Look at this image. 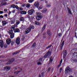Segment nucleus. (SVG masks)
I'll return each instance as SVG.
<instances>
[{
    "label": "nucleus",
    "mask_w": 77,
    "mask_h": 77,
    "mask_svg": "<svg viewBox=\"0 0 77 77\" xmlns=\"http://www.w3.org/2000/svg\"><path fill=\"white\" fill-rule=\"evenodd\" d=\"M72 70L69 68V67H67L66 68L65 72L66 74H71L72 73Z\"/></svg>",
    "instance_id": "obj_1"
},
{
    "label": "nucleus",
    "mask_w": 77,
    "mask_h": 77,
    "mask_svg": "<svg viewBox=\"0 0 77 77\" xmlns=\"http://www.w3.org/2000/svg\"><path fill=\"white\" fill-rule=\"evenodd\" d=\"M50 49L49 50L48 52H47L44 56V57L45 58H47L48 57H49L51 56V51H50Z\"/></svg>",
    "instance_id": "obj_2"
},
{
    "label": "nucleus",
    "mask_w": 77,
    "mask_h": 77,
    "mask_svg": "<svg viewBox=\"0 0 77 77\" xmlns=\"http://www.w3.org/2000/svg\"><path fill=\"white\" fill-rule=\"evenodd\" d=\"M15 27V26L14 25H13L12 26L11 28V30H10L8 32L9 34H11L13 33V31H14V30Z\"/></svg>",
    "instance_id": "obj_3"
},
{
    "label": "nucleus",
    "mask_w": 77,
    "mask_h": 77,
    "mask_svg": "<svg viewBox=\"0 0 77 77\" xmlns=\"http://www.w3.org/2000/svg\"><path fill=\"white\" fill-rule=\"evenodd\" d=\"M33 12H34V10H33V9L29 10L27 12L28 15H33Z\"/></svg>",
    "instance_id": "obj_4"
},
{
    "label": "nucleus",
    "mask_w": 77,
    "mask_h": 77,
    "mask_svg": "<svg viewBox=\"0 0 77 77\" xmlns=\"http://www.w3.org/2000/svg\"><path fill=\"white\" fill-rule=\"evenodd\" d=\"M10 21H9V22L11 24H14L15 23V19L14 18H11L9 19Z\"/></svg>",
    "instance_id": "obj_5"
},
{
    "label": "nucleus",
    "mask_w": 77,
    "mask_h": 77,
    "mask_svg": "<svg viewBox=\"0 0 77 77\" xmlns=\"http://www.w3.org/2000/svg\"><path fill=\"white\" fill-rule=\"evenodd\" d=\"M11 69V67L9 66H6L4 67V70H5L6 71H8Z\"/></svg>",
    "instance_id": "obj_6"
},
{
    "label": "nucleus",
    "mask_w": 77,
    "mask_h": 77,
    "mask_svg": "<svg viewBox=\"0 0 77 77\" xmlns=\"http://www.w3.org/2000/svg\"><path fill=\"white\" fill-rule=\"evenodd\" d=\"M16 42L18 45H19V44H20V37H17L16 39Z\"/></svg>",
    "instance_id": "obj_7"
},
{
    "label": "nucleus",
    "mask_w": 77,
    "mask_h": 77,
    "mask_svg": "<svg viewBox=\"0 0 77 77\" xmlns=\"http://www.w3.org/2000/svg\"><path fill=\"white\" fill-rule=\"evenodd\" d=\"M6 43L7 44L9 45L11 44V38H8L6 40Z\"/></svg>",
    "instance_id": "obj_8"
},
{
    "label": "nucleus",
    "mask_w": 77,
    "mask_h": 77,
    "mask_svg": "<svg viewBox=\"0 0 77 77\" xmlns=\"http://www.w3.org/2000/svg\"><path fill=\"white\" fill-rule=\"evenodd\" d=\"M31 32V29L29 27L28 28L26 29V31L25 32V34H27L28 33Z\"/></svg>",
    "instance_id": "obj_9"
},
{
    "label": "nucleus",
    "mask_w": 77,
    "mask_h": 77,
    "mask_svg": "<svg viewBox=\"0 0 77 77\" xmlns=\"http://www.w3.org/2000/svg\"><path fill=\"white\" fill-rule=\"evenodd\" d=\"M42 58H40L39 59L38 62L37 63V65H38L42 64V63H41V62H42Z\"/></svg>",
    "instance_id": "obj_10"
},
{
    "label": "nucleus",
    "mask_w": 77,
    "mask_h": 77,
    "mask_svg": "<svg viewBox=\"0 0 77 77\" xmlns=\"http://www.w3.org/2000/svg\"><path fill=\"white\" fill-rule=\"evenodd\" d=\"M4 45V43L3 41L2 40H0V46L1 48H3V45Z\"/></svg>",
    "instance_id": "obj_11"
},
{
    "label": "nucleus",
    "mask_w": 77,
    "mask_h": 77,
    "mask_svg": "<svg viewBox=\"0 0 77 77\" xmlns=\"http://www.w3.org/2000/svg\"><path fill=\"white\" fill-rule=\"evenodd\" d=\"M41 18H42V16L41 15L37 16H36V19L38 21H39Z\"/></svg>",
    "instance_id": "obj_12"
},
{
    "label": "nucleus",
    "mask_w": 77,
    "mask_h": 77,
    "mask_svg": "<svg viewBox=\"0 0 77 77\" xmlns=\"http://www.w3.org/2000/svg\"><path fill=\"white\" fill-rule=\"evenodd\" d=\"M15 59L13 58L10 61H9L7 63H6V65H9V64H11L12 62H13L14 61Z\"/></svg>",
    "instance_id": "obj_13"
},
{
    "label": "nucleus",
    "mask_w": 77,
    "mask_h": 77,
    "mask_svg": "<svg viewBox=\"0 0 77 77\" xmlns=\"http://www.w3.org/2000/svg\"><path fill=\"white\" fill-rule=\"evenodd\" d=\"M66 50H65L64 51L63 53V58L65 59V57L66 56Z\"/></svg>",
    "instance_id": "obj_14"
},
{
    "label": "nucleus",
    "mask_w": 77,
    "mask_h": 77,
    "mask_svg": "<svg viewBox=\"0 0 77 77\" xmlns=\"http://www.w3.org/2000/svg\"><path fill=\"white\" fill-rule=\"evenodd\" d=\"M65 42V41H64L62 43L60 46V50H62V48L63 47V45H64V42Z\"/></svg>",
    "instance_id": "obj_15"
},
{
    "label": "nucleus",
    "mask_w": 77,
    "mask_h": 77,
    "mask_svg": "<svg viewBox=\"0 0 77 77\" xmlns=\"http://www.w3.org/2000/svg\"><path fill=\"white\" fill-rule=\"evenodd\" d=\"M26 26H25L22 25L21 27V29H22L23 30H26Z\"/></svg>",
    "instance_id": "obj_16"
},
{
    "label": "nucleus",
    "mask_w": 77,
    "mask_h": 77,
    "mask_svg": "<svg viewBox=\"0 0 77 77\" xmlns=\"http://www.w3.org/2000/svg\"><path fill=\"white\" fill-rule=\"evenodd\" d=\"M14 33H16V32L19 33V32H20V30L18 28L16 29H14Z\"/></svg>",
    "instance_id": "obj_17"
},
{
    "label": "nucleus",
    "mask_w": 77,
    "mask_h": 77,
    "mask_svg": "<svg viewBox=\"0 0 77 77\" xmlns=\"http://www.w3.org/2000/svg\"><path fill=\"white\" fill-rule=\"evenodd\" d=\"M20 21H24V17H21L20 18Z\"/></svg>",
    "instance_id": "obj_18"
},
{
    "label": "nucleus",
    "mask_w": 77,
    "mask_h": 77,
    "mask_svg": "<svg viewBox=\"0 0 77 77\" xmlns=\"http://www.w3.org/2000/svg\"><path fill=\"white\" fill-rule=\"evenodd\" d=\"M2 26H4L6 24H7V22L5 21H3L2 22Z\"/></svg>",
    "instance_id": "obj_19"
},
{
    "label": "nucleus",
    "mask_w": 77,
    "mask_h": 77,
    "mask_svg": "<svg viewBox=\"0 0 77 77\" xmlns=\"http://www.w3.org/2000/svg\"><path fill=\"white\" fill-rule=\"evenodd\" d=\"M39 5V2H35L34 4V6L35 7H38Z\"/></svg>",
    "instance_id": "obj_20"
},
{
    "label": "nucleus",
    "mask_w": 77,
    "mask_h": 77,
    "mask_svg": "<svg viewBox=\"0 0 77 77\" xmlns=\"http://www.w3.org/2000/svg\"><path fill=\"white\" fill-rule=\"evenodd\" d=\"M20 13L21 14L26 15L27 14V12L25 11H20Z\"/></svg>",
    "instance_id": "obj_21"
},
{
    "label": "nucleus",
    "mask_w": 77,
    "mask_h": 77,
    "mask_svg": "<svg viewBox=\"0 0 77 77\" xmlns=\"http://www.w3.org/2000/svg\"><path fill=\"white\" fill-rule=\"evenodd\" d=\"M7 4V2H5L4 3H1L0 4V7H1V6H4V5H6Z\"/></svg>",
    "instance_id": "obj_22"
},
{
    "label": "nucleus",
    "mask_w": 77,
    "mask_h": 77,
    "mask_svg": "<svg viewBox=\"0 0 77 77\" xmlns=\"http://www.w3.org/2000/svg\"><path fill=\"white\" fill-rule=\"evenodd\" d=\"M29 28L31 30V29H35V27L33 25H30Z\"/></svg>",
    "instance_id": "obj_23"
},
{
    "label": "nucleus",
    "mask_w": 77,
    "mask_h": 77,
    "mask_svg": "<svg viewBox=\"0 0 77 77\" xmlns=\"http://www.w3.org/2000/svg\"><path fill=\"white\" fill-rule=\"evenodd\" d=\"M47 33L48 35H51V31L50 29H48Z\"/></svg>",
    "instance_id": "obj_24"
},
{
    "label": "nucleus",
    "mask_w": 77,
    "mask_h": 77,
    "mask_svg": "<svg viewBox=\"0 0 77 77\" xmlns=\"http://www.w3.org/2000/svg\"><path fill=\"white\" fill-rule=\"evenodd\" d=\"M14 35H15V34L14 33H13L12 34H11L10 35V38L11 39H12L14 37Z\"/></svg>",
    "instance_id": "obj_25"
},
{
    "label": "nucleus",
    "mask_w": 77,
    "mask_h": 77,
    "mask_svg": "<svg viewBox=\"0 0 77 77\" xmlns=\"http://www.w3.org/2000/svg\"><path fill=\"white\" fill-rule=\"evenodd\" d=\"M47 9L46 8H44L42 11V13H45L47 12Z\"/></svg>",
    "instance_id": "obj_26"
},
{
    "label": "nucleus",
    "mask_w": 77,
    "mask_h": 77,
    "mask_svg": "<svg viewBox=\"0 0 77 77\" xmlns=\"http://www.w3.org/2000/svg\"><path fill=\"white\" fill-rule=\"evenodd\" d=\"M67 10H68V11L69 14H70V15H71V14H72V13H71V12L70 11V9H69V8H67Z\"/></svg>",
    "instance_id": "obj_27"
},
{
    "label": "nucleus",
    "mask_w": 77,
    "mask_h": 77,
    "mask_svg": "<svg viewBox=\"0 0 77 77\" xmlns=\"http://www.w3.org/2000/svg\"><path fill=\"white\" fill-rule=\"evenodd\" d=\"M35 14L36 15H37V16H39L40 15H41V13H39L38 12H37L35 13Z\"/></svg>",
    "instance_id": "obj_28"
},
{
    "label": "nucleus",
    "mask_w": 77,
    "mask_h": 77,
    "mask_svg": "<svg viewBox=\"0 0 77 77\" xmlns=\"http://www.w3.org/2000/svg\"><path fill=\"white\" fill-rule=\"evenodd\" d=\"M20 23V22L18 20H16V25H18Z\"/></svg>",
    "instance_id": "obj_29"
},
{
    "label": "nucleus",
    "mask_w": 77,
    "mask_h": 77,
    "mask_svg": "<svg viewBox=\"0 0 77 77\" xmlns=\"http://www.w3.org/2000/svg\"><path fill=\"white\" fill-rule=\"evenodd\" d=\"M45 27H46V24H45L43 27L42 28V32H43L44 31V29H45Z\"/></svg>",
    "instance_id": "obj_30"
},
{
    "label": "nucleus",
    "mask_w": 77,
    "mask_h": 77,
    "mask_svg": "<svg viewBox=\"0 0 77 77\" xmlns=\"http://www.w3.org/2000/svg\"><path fill=\"white\" fill-rule=\"evenodd\" d=\"M35 24H36V25H38V26L40 25V23H39V22H38L36 21H35Z\"/></svg>",
    "instance_id": "obj_31"
},
{
    "label": "nucleus",
    "mask_w": 77,
    "mask_h": 77,
    "mask_svg": "<svg viewBox=\"0 0 77 77\" xmlns=\"http://www.w3.org/2000/svg\"><path fill=\"white\" fill-rule=\"evenodd\" d=\"M19 52H20V51H17L15 52H14L12 54V55H15V54H18V53H19Z\"/></svg>",
    "instance_id": "obj_32"
},
{
    "label": "nucleus",
    "mask_w": 77,
    "mask_h": 77,
    "mask_svg": "<svg viewBox=\"0 0 77 77\" xmlns=\"http://www.w3.org/2000/svg\"><path fill=\"white\" fill-rule=\"evenodd\" d=\"M36 42H34L32 45L31 47H35L36 46Z\"/></svg>",
    "instance_id": "obj_33"
},
{
    "label": "nucleus",
    "mask_w": 77,
    "mask_h": 77,
    "mask_svg": "<svg viewBox=\"0 0 77 77\" xmlns=\"http://www.w3.org/2000/svg\"><path fill=\"white\" fill-rule=\"evenodd\" d=\"M11 8H13L14 9L15 8V5L14 4H13L11 5Z\"/></svg>",
    "instance_id": "obj_34"
},
{
    "label": "nucleus",
    "mask_w": 77,
    "mask_h": 77,
    "mask_svg": "<svg viewBox=\"0 0 77 77\" xmlns=\"http://www.w3.org/2000/svg\"><path fill=\"white\" fill-rule=\"evenodd\" d=\"M21 40L22 41H26V38H25V37H23L22 38Z\"/></svg>",
    "instance_id": "obj_35"
},
{
    "label": "nucleus",
    "mask_w": 77,
    "mask_h": 77,
    "mask_svg": "<svg viewBox=\"0 0 77 77\" xmlns=\"http://www.w3.org/2000/svg\"><path fill=\"white\" fill-rule=\"evenodd\" d=\"M34 0H29L28 1V2L29 3H32L33 2Z\"/></svg>",
    "instance_id": "obj_36"
},
{
    "label": "nucleus",
    "mask_w": 77,
    "mask_h": 77,
    "mask_svg": "<svg viewBox=\"0 0 77 77\" xmlns=\"http://www.w3.org/2000/svg\"><path fill=\"white\" fill-rule=\"evenodd\" d=\"M19 72L18 71H17V72H14V74H18L19 73Z\"/></svg>",
    "instance_id": "obj_37"
},
{
    "label": "nucleus",
    "mask_w": 77,
    "mask_h": 77,
    "mask_svg": "<svg viewBox=\"0 0 77 77\" xmlns=\"http://www.w3.org/2000/svg\"><path fill=\"white\" fill-rule=\"evenodd\" d=\"M11 43L12 45H14V41L12 40L11 42Z\"/></svg>",
    "instance_id": "obj_38"
},
{
    "label": "nucleus",
    "mask_w": 77,
    "mask_h": 77,
    "mask_svg": "<svg viewBox=\"0 0 77 77\" xmlns=\"http://www.w3.org/2000/svg\"><path fill=\"white\" fill-rule=\"evenodd\" d=\"M51 46H52V45H50L48 46V47H46V49H48V48H50V47H51Z\"/></svg>",
    "instance_id": "obj_39"
},
{
    "label": "nucleus",
    "mask_w": 77,
    "mask_h": 77,
    "mask_svg": "<svg viewBox=\"0 0 77 77\" xmlns=\"http://www.w3.org/2000/svg\"><path fill=\"white\" fill-rule=\"evenodd\" d=\"M42 77H44V73L43 72L41 73V75Z\"/></svg>",
    "instance_id": "obj_40"
},
{
    "label": "nucleus",
    "mask_w": 77,
    "mask_h": 77,
    "mask_svg": "<svg viewBox=\"0 0 77 77\" xmlns=\"http://www.w3.org/2000/svg\"><path fill=\"white\" fill-rule=\"evenodd\" d=\"M30 7V4H27L26 5V7L28 8H29Z\"/></svg>",
    "instance_id": "obj_41"
},
{
    "label": "nucleus",
    "mask_w": 77,
    "mask_h": 77,
    "mask_svg": "<svg viewBox=\"0 0 77 77\" xmlns=\"http://www.w3.org/2000/svg\"><path fill=\"white\" fill-rule=\"evenodd\" d=\"M58 35L59 36H62V33H60L58 34Z\"/></svg>",
    "instance_id": "obj_42"
},
{
    "label": "nucleus",
    "mask_w": 77,
    "mask_h": 77,
    "mask_svg": "<svg viewBox=\"0 0 77 77\" xmlns=\"http://www.w3.org/2000/svg\"><path fill=\"white\" fill-rule=\"evenodd\" d=\"M15 8H16L17 9H19V7H18V6L16 5L15 6Z\"/></svg>",
    "instance_id": "obj_43"
},
{
    "label": "nucleus",
    "mask_w": 77,
    "mask_h": 77,
    "mask_svg": "<svg viewBox=\"0 0 77 77\" xmlns=\"http://www.w3.org/2000/svg\"><path fill=\"white\" fill-rule=\"evenodd\" d=\"M50 63H51L53 61V60L51 59V58H50L49 60Z\"/></svg>",
    "instance_id": "obj_44"
},
{
    "label": "nucleus",
    "mask_w": 77,
    "mask_h": 77,
    "mask_svg": "<svg viewBox=\"0 0 77 77\" xmlns=\"http://www.w3.org/2000/svg\"><path fill=\"white\" fill-rule=\"evenodd\" d=\"M76 54H77V52H76V51H75L74 53H73V56H74V55Z\"/></svg>",
    "instance_id": "obj_45"
},
{
    "label": "nucleus",
    "mask_w": 77,
    "mask_h": 77,
    "mask_svg": "<svg viewBox=\"0 0 77 77\" xmlns=\"http://www.w3.org/2000/svg\"><path fill=\"white\" fill-rule=\"evenodd\" d=\"M3 13H4L3 11H0V14H3Z\"/></svg>",
    "instance_id": "obj_46"
},
{
    "label": "nucleus",
    "mask_w": 77,
    "mask_h": 77,
    "mask_svg": "<svg viewBox=\"0 0 77 77\" xmlns=\"http://www.w3.org/2000/svg\"><path fill=\"white\" fill-rule=\"evenodd\" d=\"M62 68H60V73H61V72H62Z\"/></svg>",
    "instance_id": "obj_47"
},
{
    "label": "nucleus",
    "mask_w": 77,
    "mask_h": 77,
    "mask_svg": "<svg viewBox=\"0 0 77 77\" xmlns=\"http://www.w3.org/2000/svg\"><path fill=\"white\" fill-rule=\"evenodd\" d=\"M51 38V36L50 35H49L48 37V39H50Z\"/></svg>",
    "instance_id": "obj_48"
},
{
    "label": "nucleus",
    "mask_w": 77,
    "mask_h": 77,
    "mask_svg": "<svg viewBox=\"0 0 77 77\" xmlns=\"http://www.w3.org/2000/svg\"><path fill=\"white\" fill-rule=\"evenodd\" d=\"M62 59H61L60 62V65H61V63H62Z\"/></svg>",
    "instance_id": "obj_49"
},
{
    "label": "nucleus",
    "mask_w": 77,
    "mask_h": 77,
    "mask_svg": "<svg viewBox=\"0 0 77 77\" xmlns=\"http://www.w3.org/2000/svg\"><path fill=\"white\" fill-rule=\"evenodd\" d=\"M4 15L5 17H8V14H4Z\"/></svg>",
    "instance_id": "obj_50"
},
{
    "label": "nucleus",
    "mask_w": 77,
    "mask_h": 77,
    "mask_svg": "<svg viewBox=\"0 0 77 77\" xmlns=\"http://www.w3.org/2000/svg\"><path fill=\"white\" fill-rule=\"evenodd\" d=\"M50 6H51V5H47V7H50Z\"/></svg>",
    "instance_id": "obj_51"
},
{
    "label": "nucleus",
    "mask_w": 77,
    "mask_h": 77,
    "mask_svg": "<svg viewBox=\"0 0 77 77\" xmlns=\"http://www.w3.org/2000/svg\"><path fill=\"white\" fill-rule=\"evenodd\" d=\"M20 10H21V11H23V8H19Z\"/></svg>",
    "instance_id": "obj_52"
},
{
    "label": "nucleus",
    "mask_w": 77,
    "mask_h": 77,
    "mask_svg": "<svg viewBox=\"0 0 77 77\" xmlns=\"http://www.w3.org/2000/svg\"><path fill=\"white\" fill-rule=\"evenodd\" d=\"M7 0H3L2 1V2H6V1H7Z\"/></svg>",
    "instance_id": "obj_53"
},
{
    "label": "nucleus",
    "mask_w": 77,
    "mask_h": 77,
    "mask_svg": "<svg viewBox=\"0 0 77 77\" xmlns=\"http://www.w3.org/2000/svg\"><path fill=\"white\" fill-rule=\"evenodd\" d=\"M0 18H3V16L2 15H0Z\"/></svg>",
    "instance_id": "obj_54"
},
{
    "label": "nucleus",
    "mask_w": 77,
    "mask_h": 77,
    "mask_svg": "<svg viewBox=\"0 0 77 77\" xmlns=\"http://www.w3.org/2000/svg\"><path fill=\"white\" fill-rule=\"evenodd\" d=\"M4 11L5 12H7L8 10L6 9H4Z\"/></svg>",
    "instance_id": "obj_55"
},
{
    "label": "nucleus",
    "mask_w": 77,
    "mask_h": 77,
    "mask_svg": "<svg viewBox=\"0 0 77 77\" xmlns=\"http://www.w3.org/2000/svg\"><path fill=\"white\" fill-rule=\"evenodd\" d=\"M53 48H52L51 50V51H51V52H52V51H53Z\"/></svg>",
    "instance_id": "obj_56"
},
{
    "label": "nucleus",
    "mask_w": 77,
    "mask_h": 77,
    "mask_svg": "<svg viewBox=\"0 0 77 77\" xmlns=\"http://www.w3.org/2000/svg\"><path fill=\"white\" fill-rule=\"evenodd\" d=\"M27 18H30V17H29V16L27 15Z\"/></svg>",
    "instance_id": "obj_57"
},
{
    "label": "nucleus",
    "mask_w": 77,
    "mask_h": 77,
    "mask_svg": "<svg viewBox=\"0 0 77 77\" xmlns=\"http://www.w3.org/2000/svg\"><path fill=\"white\" fill-rule=\"evenodd\" d=\"M45 3H46L47 4V3H48V2H47V1L45 0Z\"/></svg>",
    "instance_id": "obj_58"
},
{
    "label": "nucleus",
    "mask_w": 77,
    "mask_h": 77,
    "mask_svg": "<svg viewBox=\"0 0 77 77\" xmlns=\"http://www.w3.org/2000/svg\"><path fill=\"white\" fill-rule=\"evenodd\" d=\"M17 69H21V70H22V69L20 68V67H19L17 68Z\"/></svg>",
    "instance_id": "obj_59"
},
{
    "label": "nucleus",
    "mask_w": 77,
    "mask_h": 77,
    "mask_svg": "<svg viewBox=\"0 0 77 77\" xmlns=\"http://www.w3.org/2000/svg\"><path fill=\"white\" fill-rule=\"evenodd\" d=\"M41 76H42L41 75L39 74L38 76V77H41Z\"/></svg>",
    "instance_id": "obj_60"
},
{
    "label": "nucleus",
    "mask_w": 77,
    "mask_h": 77,
    "mask_svg": "<svg viewBox=\"0 0 77 77\" xmlns=\"http://www.w3.org/2000/svg\"><path fill=\"white\" fill-rule=\"evenodd\" d=\"M74 50L75 51H76V52H77V49H74Z\"/></svg>",
    "instance_id": "obj_61"
},
{
    "label": "nucleus",
    "mask_w": 77,
    "mask_h": 77,
    "mask_svg": "<svg viewBox=\"0 0 77 77\" xmlns=\"http://www.w3.org/2000/svg\"><path fill=\"white\" fill-rule=\"evenodd\" d=\"M60 65H61V64H60V65H58L59 67H60Z\"/></svg>",
    "instance_id": "obj_62"
},
{
    "label": "nucleus",
    "mask_w": 77,
    "mask_h": 77,
    "mask_svg": "<svg viewBox=\"0 0 77 77\" xmlns=\"http://www.w3.org/2000/svg\"><path fill=\"white\" fill-rule=\"evenodd\" d=\"M25 6V4H23V6L24 7V6Z\"/></svg>",
    "instance_id": "obj_63"
},
{
    "label": "nucleus",
    "mask_w": 77,
    "mask_h": 77,
    "mask_svg": "<svg viewBox=\"0 0 77 77\" xmlns=\"http://www.w3.org/2000/svg\"><path fill=\"white\" fill-rule=\"evenodd\" d=\"M69 77H73V76H69Z\"/></svg>",
    "instance_id": "obj_64"
}]
</instances>
